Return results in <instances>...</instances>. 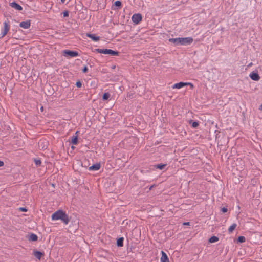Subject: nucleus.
<instances>
[{
	"label": "nucleus",
	"instance_id": "f257e3e1",
	"mask_svg": "<svg viewBox=\"0 0 262 262\" xmlns=\"http://www.w3.org/2000/svg\"><path fill=\"white\" fill-rule=\"evenodd\" d=\"M52 220L53 221L60 220L66 225H67L70 221L68 215L62 210H58L53 213Z\"/></svg>",
	"mask_w": 262,
	"mask_h": 262
},
{
	"label": "nucleus",
	"instance_id": "f03ea898",
	"mask_svg": "<svg viewBox=\"0 0 262 262\" xmlns=\"http://www.w3.org/2000/svg\"><path fill=\"white\" fill-rule=\"evenodd\" d=\"M193 38L191 37H178L175 38H170L169 41L175 45L188 46L193 42Z\"/></svg>",
	"mask_w": 262,
	"mask_h": 262
},
{
	"label": "nucleus",
	"instance_id": "7ed1b4c3",
	"mask_svg": "<svg viewBox=\"0 0 262 262\" xmlns=\"http://www.w3.org/2000/svg\"><path fill=\"white\" fill-rule=\"evenodd\" d=\"M63 55L65 57H75L79 56V53L77 51L65 50L63 51Z\"/></svg>",
	"mask_w": 262,
	"mask_h": 262
},
{
	"label": "nucleus",
	"instance_id": "20e7f679",
	"mask_svg": "<svg viewBox=\"0 0 262 262\" xmlns=\"http://www.w3.org/2000/svg\"><path fill=\"white\" fill-rule=\"evenodd\" d=\"M189 85L191 88H193V85L191 83L180 82L174 84L172 86V88L173 89H181V88H183V86H184L185 85Z\"/></svg>",
	"mask_w": 262,
	"mask_h": 262
},
{
	"label": "nucleus",
	"instance_id": "39448f33",
	"mask_svg": "<svg viewBox=\"0 0 262 262\" xmlns=\"http://www.w3.org/2000/svg\"><path fill=\"white\" fill-rule=\"evenodd\" d=\"M132 21L136 24H139L142 20V16L139 13L134 14L132 17Z\"/></svg>",
	"mask_w": 262,
	"mask_h": 262
},
{
	"label": "nucleus",
	"instance_id": "423d86ee",
	"mask_svg": "<svg viewBox=\"0 0 262 262\" xmlns=\"http://www.w3.org/2000/svg\"><path fill=\"white\" fill-rule=\"evenodd\" d=\"M3 24H4V28L2 30L1 37H3L5 36L7 34L8 31L9 30V28H10L7 22L5 21L3 23Z\"/></svg>",
	"mask_w": 262,
	"mask_h": 262
},
{
	"label": "nucleus",
	"instance_id": "0eeeda50",
	"mask_svg": "<svg viewBox=\"0 0 262 262\" xmlns=\"http://www.w3.org/2000/svg\"><path fill=\"white\" fill-rule=\"evenodd\" d=\"M249 77L251 79L254 81H258L260 79L259 75L257 73H255L254 72H252L250 74Z\"/></svg>",
	"mask_w": 262,
	"mask_h": 262
},
{
	"label": "nucleus",
	"instance_id": "6e6552de",
	"mask_svg": "<svg viewBox=\"0 0 262 262\" xmlns=\"http://www.w3.org/2000/svg\"><path fill=\"white\" fill-rule=\"evenodd\" d=\"M162 256L160 258L161 262H169V258L166 254L163 251H161Z\"/></svg>",
	"mask_w": 262,
	"mask_h": 262
},
{
	"label": "nucleus",
	"instance_id": "1a4fd4ad",
	"mask_svg": "<svg viewBox=\"0 0 262 262\" xmlns=\"http://www.w3.org/2000/svg\"><path fill=\"white\" fill-rule=\"evenodd\" d=\"M10 6L12 7L13 8H14L15 9L17 10H21L23 9L22 7L18 4L17 3L13 2L10 4Z\"/></svg>",
	"mask_w": 262,
	"mask_h": 262
},
{
	"label": "nucleus",
	"instance_id": "9d476101",
	"mask_svg": "<svg viewBox=\"0 0 262 262\" xmlns=\"http://www.w3.org/2000/svg\"><path fill=\"white\" fill-rule=\"evenodd\" d=\"M100 168V164L97 163L89 168L90 171H97Z\"/></svg>",
	"mask_w": 262,
	"mask_h": 262
},
{
	"label": "nucleus",
	"instance_id": "9b49d317",
	"mask_svg": "<svg viewBox=\"0 0 262 262\" xmlns=\"http://www.w3.org/2000/svg\"><path fill=\"white\" fill-rule=\"evenodd\" d=\"M30 21L27 20L21 22L19 24V26L24 29H28L30 27Z\"/></svg>",
	"mask_w": 262,
	"mask_h": 262
},
{
	"label": "nucleus",
	"instance_id": "f8f14e48",
	"mask_svg": "<svg viewBox=\"0 0 262 262\" xmlns=\"http://www.w3.org/2000/svg\"><path fill=\"white\" fill-rule=\"evenodd\" d=\"M110 49H95L94 52L104 54H108Z\"/></svg>",
	"mask_w": 262,
	"mask_h": 262
},
{
	"label": "nucleus",
	"instance_id": "ddd939ff",
	"mask_svg": "<svg viewBox=\"0 0 262 262\" xmlns=\"http://www.w3.org/2000/svg\"><path fill=\"white\" fill-rule=\"evenodd\" d=\"M86 35L95 41H98L100 39V37L96 36L94 34L86 33Z\"/></svg>",
	"mask_w": 262,
	"mask_h": 262
},
{
	"label": "nucleus",
	"instance_id": "4468645a",
	"mask_svg": "<svg viewBox=\"0 0 262 262\" xmlns=\"http://www.w3.org/2000/svg\"><path fill=\"white\" fill-rule=\"evenodd\" d=\"M33 255L34 256L37 258L38 259L40 260L41 258V257L44 255L43 253H42L40 251H34L33 252Z\"/></svg>",
	"mask_w": 262,
	"mask_h": 262
},
{
	"label": "nucleus",
	"instance_id": "2eb2a0df",
	"mask_svg": "<svg viewBox=\"0 0 262 262\" xmlns=\"http://www.w3.org/2000/svg\"><path fill=\"white\" fill-rule=\"evenodd\" d=\"M28 239L29 241H36L37 240V238H38V237L37 236L34 234V233H31V234H30L28 236Z\"/></svg>",
	"mask_w": 262,
	"mask_h": 262
},
{
	"label": "nucleus",
	"instance_id": "dca6fc26",
	"mask_svg": "<svg viewBox=\"0 0 262 262\" xmlns=\"http://www.w3.org/2000/svg\"><path fill=\"white\" fill-rule=\"evenodd\" d=\"M71 143L73 145H77L78 144L77 136H73L72 137Z\"/></svg>",
	"mask_w": 262,
	"mask_h": 262
},
{
	"label": "nucleus",
	"instance_id": "f3484780",
	"mask_svg": "<svg viewBox=\"0 0 262 262\" xmlns=\"http://www.w3.org/2000/svg\"><path fill=\"white\" fill-rule=\"evenodd\" d=\"M123 237H120L117 241V245L118 247H122L123 245Z\"/></svg>",
	"mask_w": 262,
	"mask_h": 262
},
{
	"label": "nucleus",
	"instance_id": "a211bd4d",
	"mask_svg": "<svg viewBox=\"0 0 262 262\" xmlns=\"http://www.w3.org/2000/svg\"><path fill=\"white\" fill-rule=\"evenodd\" d=\"M237 225L235 223L233 224L232 225H231L229 229H228V232L229 233H232V232L235 230V228L236 227Z\"/></svg>",
	"mask_w": 262,
	"mask_h": 262
},
{
	"label": "nucleus",
	"instance_id": "6ab92c4d",
	"mask_svg": "<svg viewBox=\"0 0 262 262\" xmlns=\"http://www.w3.org/2000/svg\"><path fill=\"white\" fill-rule=\"evenodd\" d=\"M189 123L191 125V126L193 128H196L199 126V123L197 121H194L192 120L190 121Z\"/></svg>",
	"mask_w": 262,
	"mask_h": 262
},
{
	"label": "nucleus",
	"instance_id": "aec40b11",
	"mask_svg": "<svg viewBox=\"0 0 262 262\" xmlns=\"http://www.w3.org/2000/svg\"><path fill=\"white\" fill-rule=\"evenodd\" d=\"M218 241H219L218 237H217L216 236H213L211 237L209 239V242L211 243H215V242H217Z\"/></svg>",
	"mask_w": 262,
	"mask_h": 262
},
{
	"label": "nucleus",
	"instance_id": "412c9836",
	"mask_svg": "<svg viewBox=\"0 0 262 262\" xmlns=\"http://www.w3.org/2000/svg\"><path fill=\"white\" fill-rule=\"evenodd\" d=\"M108 54L111 55L112 56H118L119 55V52L118 51L110 49Z\"/></svg>",
	"mask_w": 262,
	"mask_h": 262
},
{
	"label": "nucleus",
	"instance_id": "4be33fe9",
	"mask_svg": "<svg viewBox=\"0 0 262 262\" xmlns=\"http://www.w3.org/2000/svg\"><path fill=\"white\" fill-rule=\"evenodd\" d=\"M110 96V94L108 93H105L103 95L102 99L103 100H107Z\"/></svg>",
	"mask_w": 262,
	"mask_h": 262
},
{
	"label": "nucleus",
	"instance_id": "5701e85b",
	"mask_svg": "<svg viewBox=\"0 0 262 262\" xmlns=\"http://www.w3.org/2000/svg\"><path fill=\"white\" fill-rule=\"evenodd\" d=\"M245 237L243 236H240L237 238V241L239 243H244L245 242Z\"/></svg>",
	"mask_w": 262,
	"mask_h": 262
},
{
	"label": "nucleus",
	"instance_id": "b1692460",
	"mask_svg": "<svg viewBox=\"0 0 262 262\" xmlns=\"http://www.w3.org/2000/svg\"><path fill=\"white\" fill-rule=\"evenodd\" d=\"M34 161L36 166H39L41 163V162L39 159H34Z\"/></svg>",
	"mask_w": 262,
	"mask_h": 262
},
{
	"label": "nucleus",
	"instance_id": "393cba45",
	"mask_svg": "<svg viewBox=\"0 0 262 262\" xmlns=\"http://www.w3.org/2000/svg\"><path fill=\"white\" fill-rule=\"evenodd\" d=\"M121 4H122V3L120 1H115V3H114L115 6L119 7L118 8H120V7L121 6Z\"/></svg>",
	"mask_w": 262,
	"mask_h": 262
},
{
	"label": "nucleus",
	"instance_id": "a878e982",
	"mask_svg": "<svg viewBox=\"0 0 262 262\" xmlns=\"http://www.w3.org/2000/svg\"><path fill=\"white\" fill-rule=\"evenodd\" d=\"M166 166V164H158L156 165V168L159 169H163Z\"/></svg>",
	"mask_w": 262,
	"mask_h": 262
},
{
	"label": "nucleus",
	"instance_id": "bb28decb",
	"mask_svg": "<svg viewBox=\"0 0 262 262\" xmlns=\"http://www.w3.org/2000/svg\"><path fill=\"white\" fill-rule=\"evenodd\" d=\"M76 85L77 87L80 88L82 84L81 82L80 81H78L76 83Z\"/></svg>",
	"mask_w": 262,
	"mask_h": 262
},
{
	"label": "nucleus",
	"instance_id": "cd10ccee",
	"mask_svg": "<svg viewBox=\"0 0 262 262\" xmlns=\"http://www.w3.org/2000/svg\"><path fill=\"white\" fill-rule=\"evenodd\" d=\"M63 16L64 17H68L69 16V12L68 11L63 12Z\"/></svg>",
	"mask_w": 262,
	"mask_h": 262
},
{
	"label": "nucleus",
	"instance_id": "c85d7f7f",
	"mask_svg": "<svg viewBox=\"0 0 262 262\" xmlns=\"http://www.w3.org/2000/svg\"><path fill=\"white\" fill-rule=\"evenodd\" d=\"M227 208H225V207H223L222 209H221V211L223 212V213H225L227 211Z\"/></svg>",
	"mask_w": 262,
	"mask_h": 262
},
{
	"label": "nucleus",
	"instance_id": "c756f323",
	"mask_svg": "<svg viewBox=\"0 0 262 262\" xmlns=\"http://www.w3.org/2000/svg\"><path fill=\"white\" fill-rule=\"evenodd\" d=\"M19 210L24 212H26L27 211V209L24 207L19 208Z\"/></svg>",
	"mask_w": 262,
	"mask_h": 262
},
{
	"label": "nucleus",
	"instance_id": "7c9ffc66",
	"mask_svg": "<svg viewBox=\"0 0 262 262\" xmlns=\"http://www.w3.org/2000/svg\"><path fill=\"white\" fill-rule=\"evenodd\" d=\"M88 69L87 67L85 66L82 69V71L83 73H86L88 71Z\"/></svg>",
	"mask_w": 262,
	"mask_h": 262
},
{
	"label": "nucleus",
	"instance_id": "2f4dec72",
	"mask_svg": "<svg viewBox=\"0 0 262 262\" xmlns=\"http://www.w3.org/2000/svg\"><path fill=\"white\" fill-rule=\"evenodd\" d=\"M4 162L2 161H0V167L4 166Z\"/></svg>",
	"mask_w": 262,
	"mask_h": 262
},
{
	"label": "nucleus",
	"instance_id": "473e14b6",
	"mask_svg": "<svg viewBox=\"0 0 262 262\" xmlns=\"http://www.w3.org/2000/svg\"><path fill=\"white\" fill-rule=\"evenodd\" d=\"M183 224L185 225H188L189 224V222H185V223H184Z\"/></svg>",
	"mask_w": 262,
	"mask_h": 262
},
{
	"label": "nucleus",
	"instance_id": "72a5a7b5",
	"mask_svg": "<svg viewBox=\"0 0 262 262\" xmlns=\"http://www.w3.org/2000/svg\"><path fill=\"white\" fill-rule=\"evenodd\" d=\"M259 109L262 111V104L259 106Z\"/></svg>",
	"mask_w": 262,
	"mask_h": 262
},
{
	"label": "nucleus",
	"instance_id": "f704fd0d",
	"mask_svg": "<svg viewBox=\"0 0 262 262\" xmlns=\"http://www.w3.org/2000/svg\"><path fill=\"white\" fill-rule=\"evenodd\" d=\"M66 0H61V3H64L65 2Z\"/></svg>",
	"mask_w": 262,
	"mask_h": 262
},
{
	"label": "nucleus",
	"instance_id": "c9c22d12",
	"mask_svg": "<svg viewBox=\"0 0 262 262\" xmlns=\"http://www.w3.org/2000/svg\"><path fill=\"white\" fill-rule=\"evenodd\" d=\"M252 65V63H250L249 65H248V67H250Z\"/></svg>",
	"mask_w": 262,
	"mask_h": 262
},
{
	"label": "nucleus",
	"instance_id": "e433bc0d",
	"mask_svg": "<svg viewBox=\"0 0 262 262\" xmlns=\"http://www.w3.org/2000/svg\"><path fill=\"white\" fill-rule=\"evenodd\" d=\"M40 110H41V111H42V110H43V107H42V106H41V107Z\"/></svg>",
	"mask_w": 262,
	"mask_h": 262
},
{
	"label": "nucleus",
	"instance_id": "4c0bfd02",
	"mask_svg": "<svg viewBox=\"0 0 262 262\" xmlns=\"http://www.w3.org/2000/svg\"><path fill=\"white\" fill-rule=\"evenodd\" d=\"M78 133V132L77 131L76 133H75V134H77Z\"/></svg>",
	"mask_w": 262,
	"mask_h": 262
}]
</instances>
